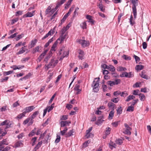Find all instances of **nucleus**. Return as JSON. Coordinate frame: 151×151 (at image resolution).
Returning a JSON list of instances; mask_svg holds the SVG:
<instances>
[{
	"mask_svg": "<svg viewBox=\"0 0 151 151\" xmlns=\"http://www.w3.org/2000/svg\"><path fill=\"white\" fill-rule=\"evenodd\" d=\"M119 122L118 121L112 123L111 124L114 127H116L118 125Z\"/></svg>",
	"mask_w": 151,
	"mask_h": 151,
	"instance_id": "obj_62",
	"label": "nucleus"
},
{
	"mask_svg": "<svg viewBox=\"0 0 151 151\" xmlns=\"http://www.w3.org/2000/svg\"><path fill=\"white\" fill-rule=\"evenodd\" d=\"M139 96L141 101H144L145 100L146 97L144 94L140 93L139 94Z\"/></svg>",
	"mask_w": 151,
	"mask_h": 151,
	"instance_id": "obj_24",
	"label": "nucleus"
},
{
	"mask_svg": "<svg viewBox=\"0 0 151 151\" xmlns=\"http://www.w3.org/2000/svg\"><path fill=\"white\" fill-rule=\"evenodd\" d=\"M115 142L117 144L121 145L123 143V142L122 139H118L115 141Z\"/></svg>",
	"mask_w": 151,
	"mask_h": 151,
	"instance_id": "obj_36",
	"label": "nucleus"
},
{
	"mask_svg": "<svg viewBox=\"0 0 151 151\" xmlns=\"http://www.w3.org/2000/svg\"><path fill=\"white\" fill-rule=\"evenodd\" d=\"M56 138L55 141V143H58L60 140V137L59 135H58V134H57Z\"/></svg>",
	"mask_w": 151,
	"mask_h": 151,
	"instance_id": "obj_39",
	"label": "nucleus"
},
{
	"mask_svg": "<svg viewBox=\"0 0 151 151\" xmlns=\"http://www.w3.org/2000/svg\"><path fill=\"white\" fill-rule=\"evenodd\" d=\"M26 114V112H24V111L22 113H21L19 115L17 116V118H18L21 119L24 116H25V115Z\"/></svg>",
	"mask_w": 151,
	"mask_h": 151,
	"instance_id": "obj_38",
	"label": "nucleus"
},
{
	"mask_svg": "<svg viewBox=\"0 0 151 151\" xmlns=\"http://www.w3.org/2000/svg\"><path fill=\"white\" fill-rule=\"evenodd\" d=\"M119 100L118 97L112 99L111 100V101L115 103L118 102Z\"/></svg>",
	"mask_w": 151,
	"mask_h": 151,
	"instance_id": "obj_45",
	"label": "nucleus"
},
{
	"mask_svg": "<svg viewBox=\"0 0 151 151\" xmlns=\"http://www.w3.org/2000/svg\"><path fill=\"white\" fill-rule=\"evenodd\" d=\"M77 42L81 44L83 47H85L88 46L89 45L88 42L87 41L84 40H80L78 41Z\"/></svg>",
	"mask_w": 151,
	"mask_h": 151,
	"instance_id": "obj_9",
	"label": "nucleus"
},
{
	"mask_svg": "<svg viewBox=\"0 0 151 151\" xmlns=\"http://www.w3.org/2000/svg\"><path fill=\"white\" fill-rule=\"evenodd\" d=\"M139 100L138 99L134 100L132 102H130L129 104H131V105L133 106L136 104L137 102Z\"/></svg>",
	"mask_w": 151,
	"mask_h": 151,
	"instance_id": "obj_49",
	"label": "nucleus"
},
{
	"mask_svg": "<svg viewBox=\"0 0 151 151\" xmlns=\"http://www.w3.org/2000/svg\"><path fill=\"white\" fill-rule=\"evenodd\" d=\"M127 77L129 78H132L134 76V75L132 73V72H130L129 73H127Z\"/></svg>",
	"mask_w": 151,
	"mask_h": 151,
	"instance_id": "obj_58",
	"label": "nucleus"
},
{
	"mask_svg": "<svg viewBox=\"0 0 151 151\" xmlns=\"http://www.w3.org/2000/svg\"><path fill=\"white\" fill-rule=\"evenodd\" d=\"M23 35V34H21V35H19L17 37H16V40L18 41V40H19L22 37Z\"/></svg>",
	"mask_w": 151,
	"mask_h": 151,
	"instance_id": "obj_63",
	"label": "nucleus"
},
{
	"mask_svg": "<svg viewBox=\"0 0 151 151\" xmlns=\"http://www.w3.org/2000/svg\"><path fill=\"white\" fill-rule=\"evenodd\" d=\"M93 136V134L92 133H86L85 135V138H89Z\"/></svg>",
	"mask_w": 151,
	"mask_h": 151,
	"instance_id": "obj_28",
	"label": "nucleus"
},
{
	"mask_svg": "<svg viewBox=\"0 0 151 151\" xmlns=\"http://www.w3.org/2000/svg\"><path fill=\"white\" fill-rule=\"evenodd\" d=\"M35 108V107L33 106L27 107L24 109V112H25L26 114L27 113H28L32 111Z\"/></svg>",
	"mask_w": 151,
	"mask_h": 151,
	"instance_id": "obj_12",
	"label": "nucleus"
},
{
	"mask_svg": "<svg viewBox=\"0 0 151 151\" xmlns=\"http://www.w3.org/2000/svg\"><path fill=\"white\" fill-rule=\"evenodd\" d=\"M51 7L50 6H49L45 11V13L46 14H47L50 13V11L51 10Z\"/></svg>",
	"mask_w": 151,
	"mask_h": 151,
	"instance_id": "obj_41",
	"label": "nucleus"
},
{
	"mask_svg": "<svg viewBox=\"0 0 151 151\" xmlns=\"http://www.w3.org/2000/svg\"><path fill=\"white\" fill-rule=\"evenodd\" d=\"M39 113L38 111H36L33 113L32 115L30 117L32 118V119H34L36 116Z\"/></svg>",
	"mask_w": 151,
	"mask_h": 151,
	"instance_id": "obj_44",
	"label": "nucleus"
},
{
	"mask_svg": "<svg viewBox=\"0 0 151 151\" xmlns=\"http://www.w3.org/2000/svg\"><path fill=\"white\" fill-rule=\"evenodd\" d=\"M104 119V116L102 115L98 118L97 121L96 122V124L98 125L101 124L103 121H104L103 119Z\"/></svg>",
	"mask_w": 151,
	"mask_h": 151,
	"instance_id": "obj_11",
	"label": "nucleus"
},
{
	"mask_svg": "<svg viewBox=\"0 0 151 151\" xmlns=\"http://www.w3.org/2000/svg\"><path fill=\"white\" fill-rule=\"evenodd\" d=\"M90 142V141L88 140L87 141H85L84 143H83L82 146L83 148H85L88 146V144Z\"/></svg>",
	"mask_w": 151,
	"mask_h": 151,
	"instance_id": "obj_25",
	"label": "nucleus"
},
{
	"mask_svg": "<svg viewBox=\"0 0 151 151\" xmlns=\"http://www.w3.org/2000/svg\"><path fill=\"white\" fill-rule=\"evenodd\" d=\"M31 119L30 118H28L25 119L23 122V124L24 125L27 124L29 121Z\"/></svg>",
	"mask_w": 151,
	"mask_h": 151,
	"instance_id": "obj_53",
	"label": "nucleus"
},
{
	"mask_svg": "<svg viewBox=\"0 0 151 151\" xmlns=\"http://www.w3.org/2000/svg\"><path fill=\"white\" fill-rule=\"evenodd\" d=\"M99 82L98 81H93L91 84V86L93 87V90L94 92H97L99 90Z\"/></svg>",
	"mask_w": 151,
	"mask_h": 151,
	"instance_id": "obj_6",
	"label": "nucleus"
},
{
	"mask_svg": "<svg viewBox=\"0 0 151 151\" xmlns=\"http://www.w3.org/2000/svg\"><path fill=\"white\" fill-rule=\"evenodd\" d=\"M35 11H33L32 12H28L27 14H26L25 15L26 17H31L33 16L34 15Z\"/></svg>",
	"mask_w": 151,
	"mask_h": 151,
	"instance_id": "obj_23",
	"label": "nucleus"
},
{
	"mask_svg": "<svg viewBox=\"0 0 151 151\" xmlns=\"http://www.w3.org/2000/svg\"><path fill=\"white\" fill-rule=\"evenodd\" d=\"M144 68V66L142 65H137L135 67V69L138 71Z\"/></svg>",
	"mask_w": 151,
	"mask_h": 151,
	"instance_id": "obj_21",
	"label": "nucleus"
},
{
	"mask_svg": "<svg viewBox=\"0 0 151 151\" xmlns=\"http://www.w3.org/2000/svg\"><path fill=\"white\" fill-rule=\"evenodd\" d=\"M130 1L132 4V12L134 18L135 19L137 15L136 6H137L138 4V0H130Z\"/></svg>",
	"mask_w": 151,
	"mask_h": 151,
	"instance_id": "obj_4",
	"label": "nucleus"
},
{
	"mask_svg": "<svg viewBox=\"0 0 151 151\" xmlns=\"http://www.w3.org/2000/svg\"><path fill=\"white\" fill-rule=\"evenodd\" d=\"M68 28V27L67 26L66 28L64 27L62 29L61 31V35H64L65 33L67 30V28Z\"/></svg>",
	"mask_w": 151,
	"mask_h": 151,
	"instance_id": "obj_34",
	"label": "nucleus"
},
{
	"mask_svg": "<svg viewBox=\"0 0 151 151\" xmlns=\"http://www.w3.org/2000/svg\"><path fill=\"white\" fill-rule=\"evenodd\" d=\"M26 47L27 46H25L22 47L21 49L17 53V54L19 55L22 54L26 50H28L27 49L25 48V47Z\"/></svg>",
	"mask_w": 151,
	"mask_h": 151,
	"instance_id": "obj_15",
	"label": "nucleus"
},
{
	"mask_svg": "<svg viewBox=\"0 0 151 151\" xmlns=\"http://www.w3.org/2000/svg\"><path fill=\"white\" fill-rule=\"evenodd\" d=\"M121 94V92L119 91H115L114 93V95L116 96H117L118 95L120 94Z\"/></svg>",
	"mask_w": 151,
	"mask_h": 151,
	"instance_id": "obj_60",
	"label": "nucleus"
},
{
	"mask_svg": "<svg viewBox=\"0 0 151 151\" xmlns=\"http://www.w3.org/2000/svg\"><path fill=\"white\" fill-rule=\"evenodd\" d=\"M18 20V19L17 18H16L15 19H12V20L11 24L13 25L14 23L17 22Z\"/></svg>",
	"mask_w": 151,
	"mask_h": 151,
	"instance_id": "obj_57",
	"label": "nucleus"
},
{
	"mask_svg": "<svg viewBox=\"0 0 151 151\" xmlns=\"http://www.w3.org/2000/svg\"><path fill=\"white\" fill-rule=\"evenodd\" d=\"M124 126L126 128V129L125 131V132H131L132 130V128L126 123L124 124Z\"/></svg>",
	"mask_w": 151,
	"mask_h": 151,
	"instance_id": "obj_17",
	"label": "nucleus"
},
{
	"mask_svg": "<svg viewBox=\"0 0 151 151\" xmlns=\"http://www.w3.org/2000/svg\"><path fill=\"white\" fill-rule=\"evenodd\" d=\"M42 47L40 46H38L35 47L32 50V52L35 54L36 52H40L42 51Z\"/></svg>",
	"mask_w": 151,
	"mask_h": 151,
	"instance_id": "obj_10",
	"label": "nucleus"
},
{
	"mask_svg": "<svg viewBox=\"0 0 151 151\" xmlns=\"http://www.w3.org/2000/svg\"><path fill=\"white\" fill-rule=\"evenodd\" d=\"M123 58L126 60H131V58L130 57H128V56L124 55L123 57Z\"/></svg>",
	"mask_w": 151,
	"mask_h": 151,
	"instance_id": "obj_61",
	"label": "nucleus"
},
{
	"mask_svg": "<svg viewBox=\"0 0 151 151\" xmlns=\"http://www.w3.org/2000/svg\"><path fill=\"white\" fill-rule=\"evenodd\" d=\"M92 17L91 15H87L86 16V18L88 19V22L91 23L92 25L94 24L95 21L92 18Z\"/></svg>",
	"mask_w": 151,
	"mask_h": 151,
	"instance_id": "obj_13",
	"label": "nucleus"
},
{
	"mask_svg": "<svg viewBox=\"0 0 151 151\" xmlns=\"http://www.w3.org/2000/svg\"><path fill=\"white\" fill-rule=\"evenodd\" d=\"M68 116L67 115H64L62 116V117L61 118V120H66L68 119Z\"/></svg>",
	"mask_w": 151,
	"mask_h": 151,
	"instance_id": "obj_59",
	"label": "nucleus"
},
{
	"mask_svg": "<svg viewBox=\"0 0 151 151\" xmlns=\"http://www.w3.org/2000/svg\"><path fill=\"white\" fill-rule=\"evenodd\" d=\"M54 106V103L52 104L50 106H47L46 108L47 109L48 112H50L53 109Z\"/></svg>",
	"mask_w": 151,
	"mask_h": 151,
	"instance_id": "obj_27",
	"label": "nucleus"
},
{
	"mask_svg": "<svg viewBox=\"0 0 151 151\" xmlns=\"http://www.w3.org/2000/svg\"><path fill=\"white\" fill-rule=\"evenodd\" d=\"M102 88L103 89L104 91L106 92L107 91V87L106 85L103 84L102 86Z\"/></svg>",
	"mask_w": 151,
	"mask_h": 151,
	"instance_id": "obj_54",
	"label": "nucleus"
},
{
	"mask_svg": "<svg viewBox=\"0 0 151 151\" xmlns=\"http://www.w3.org/2000/svg\"><path fill=\"white\" fill-rule=\"evenodd\" d=\"M134 107L132 105L131 106H128L127 110V111L129 112H132L134 111Z\"/></svg>",
	"mask_w": 151,
	"mask_h": 151,
	"instance_id": "obj_30",
	"label": "nucleus"
},
{
	"mask_svg": "<svg viewBox=\"0 0 151 151\" xmlns=\"http://www.w3.org/2000/svg\"><path fill=\"white\" fill-rule=\"evenodd\" d=\"M133 18V16L132 15H131L130 16V18L129 19V22L130 23V24H131L132 26H133L134 24V21H133L132 20Z\"/></svg>",
	"mask_w": 151,
	"mask_h": 151,
	"instance_id": "obj_42",
	"label": "nucleus"
},
{
	"mask_svg": "<svg viewBox=\"0 0 151 151\" xmlns=\"http://www.w3.org/2000/svg\"><path fill=\"white\" fill-rule=\"evenodd\" d=\"M114 110H112L111 111L109 114V116H108V118L112 119L113 118V116H114Z\"/></svg>",
	"mask_w": 151,
	"mask_h": 151,
	"instance_id": "obj_31",
	"label": "nucleus"
},
{
	"mask_svg": "<svg viewBox=\"0 0 151 151\" xmlns=\"http://www.w3.org/2000/svg\"><path fill=\"white\" fill-rule=\"evenodd\" d=\"M13 70H10L9 71L7 72H5L4 73V75H9L10 74H11L12 73H13Z\"/></svg>",
	"mask_w": 151,
	"mask_h": 151,
	"instance_id": "obj_51",
	"label": "nucleus"
},
{
	"mask_svg": "<svg viewBox=\"0 0 151 151\" xmlns=\"http://www.w3.org/2000/svg\"><path fill=\"white\" fill-rule=\"evenodd\" d=\"M37 138L36 137H34L32 138V146H34L35 145V142L36 141Z\"/></svg>",
	"mask_w": 151,
	"mask_h": 151,
	"instance_id": "obj_48",
	"label": "nucleus"
},
{
	"mask_svg": "<svg viewBox=\"0 0 151 151\" xmlns=\"http://www.w3.org/2000/svg\"><path fill=\"white\" fill-rule=\"evenodd\" d=\"M134 57L135 59L136 63H137L138 62H139L140 60V58L135 55H134Z\"/></svg>",
	"mask_w": 151,
	"mask_h": 151,
	"instance_id": "obj_47",
	"label": "nucleus"
},
{
	"mask_svg": "<svg viewBox=\"0 0 151 151\" xmlns=\"http://www.w3.org/2000/svg\"><path fill=\"white\" fill-rule=\"evenodd\" d=\"M74 7V6L73 5L71 7L70 9L68 12L65 14V15H64L62 19L61 20V22H62V23H63L65 21V20L66 18L68 16V15L70 14L71 12L73 10Z\"/></svg>",
	"mask_w": 151,
	"mask_h": 151,
	"instance_id": "obj_8",
	"label": "nucleus"
},
{
	"mask_svg": "<svg viewBox=\"0 0 151 151\" xmlns=\"http://www.w3.org/2000/svg\"><path fill=\"white\" fill-rule=\"evenodd\" d=\"M23 143L21 141H19L15 143L14 145V146L15 148L19 147L21 146H22Z\"/></svg>",
	"mask_w": 151,
	"mask_h": 151,
	"instance_id": "obj_19",
	"label": "nucleus"
},
{
	"mask_svg": "<svg viewBox=\"0 0 151 151\" xmlns=\"http://www.w3.org/2000/svg\"><path fill=\"white\" fill-rule=\"evenodd\" d=\"M117 114V115H120L122 113V109L121 106H120L118 108V109H116Z\"/></svg>",
	"mask_w": 151,
	"mask_h": 151,
	"instance_id": "obj_32",
	"label": "nucleus"
},
{
	"mask_svg": "<svg viewBox=\"0 0 151 151\" xmlns=\"http://www.w3.org/2000/svg\"><path fill=\"white\" fill-rule=\"evenodd\" d=\"M66 34L61 35L57 40L60 41V42L63 41L66 37Z\"/></svg>",
	"mask_w": 151,
	"mask_h": 151,
	"instance_id": "obj_22",
	"label": "nucleus"
},
{
	"mask_svg": "<svg viewBox=\"0 0 151 151\" xmlns=\"http://www.w3.org/2000/svg\"><path fill=\"white\" fill-rule=\"evenodd\" d=\"M53 73H50L48 77V78L47 79V82H48L52 78V76H53Z\"/></svg>",
	"mask_w": 151,
	"mask_h": 151,
	"instance_id": "obj_52",
	"label": "nucleus"
},
{
	"mask_svg": "<svg viewBox=\"0 0 151 151\" xmlns=\"http://www.w3.org/2000/svg\"><path fill=\"white\" fill-rule=\"evenodd\" d=\"M58 62V60L55 58H53L51 60L49 64L46 66V67L47 68V70L51 67L54 68L57 64Z\"/></svg>",
	"mask_w": 151,
	"mask_h": 151,
	"instance_id": "obj_5",
	"label": "nucleus"
},
{
	"mask_svg": "<svg viewBox=\"0 0 151 151\" xmlns=\"http://www.w3.org/2000/svg\"><path fill=\"white\" fill-rule=\"evenodd\" d=\"M61 133V134L62 135L64 136L65 137H69L73 135V134H72V133Z\"/></svg>",
	"mask_w": 151,
	"mask_h": 151,
	"instance_id": "obj_18",
	"label": "nucleus"
},
{
	"mask_svg": "<svg viewBox=\"0 0 151 151\" xmlns=\"http://www.w3.org/2000/svg\"><path fill=\"white\" fill-rule=\"evenodd\" d=\"M98 6L99 7V8L100 9L101 11L102 12H105V8H103V5L102 4V3H99V5Z\"/></svg>",
	"mask_w": 151,
	"mask_h": 151,
	"instance_id": "obj_29",
	"label": "nucleus"
},
{
	"mask_svg": "<svg viewBox=\"0 0 151 151\" xmlns=\"http://www.w3.org/2000/svg\"><path fill=\"white\" fill-rule=\"evenodd\" d=\"M12 122L8 120H5L1 122L0 125V132H6L8 131L7 130L8 128L12 127Z\"/></svg>",
	"mask_w": 151,
	"mask_h": 151,
	"instance_id": "obj_1",
	"label": "nucleus"
},
{
	"mask_svg": "<svg viewBox=\"0 0 151 151\" xmlns=\"http://www.w3.org/2000/svg\"><path fill=\"white\" fill-rule=\"evenodd\" d=\"M127 75V73L126 71H124L120 75V76L121 77H127L128 76Z\"/></svg>",
	"mask_w": 151,
	"mask_h": 151,
	"instance_id": "obj_40",
	"label": "nucleus"
},
{
	"mask_svg": "<svg viewBox=\"0 0 151 151\" xmlns=\"http://www.w3.org/2000/svg\"><path fill=\"white\" fill-rule=\"evenodd\" d=\"M37 39H35L32 40L31 42V44L29 45L28 47L29 48H31L34 47L37 42Z\"/></svg>",
	"mask_w": 151,
	"mask_h": 151,
	"instance_id": "obj_14",
	"label": "nucleus"
},
{
	"mask_svg": "<svg viewBox=\"0 0 151 151\" xmlns=\"http://www.w3.org/2000/svg\"><path fill=\"white\" fill-rule=\"evenodd\" d=\"M127 69L121 66L119 67L118 71H125Z\"/></svg>",
	"mask_w": 151,
	"mask_h": 151,
	"instance_id": "obj_50",
	"label": "nucleus"
},
{
	"mask_svg": "<svg viewBox=\"0 0 151 151\" xmlns=\"http://www.w3.org/2000/svg\"><path fill=\"white\" fill-rule=\"evenodd\" d=\"M56 95V93H55L52 96V97L51 98V99L50 100L49 102V104H50L51 103L52 101L53 100L54 98L55 97V96Z\"/></svg>",
	"mask_w": 151,
	"mask_h": 151,
	"instance_id": "obj_56",
	"label": "nucleus"
},
{
	"mask_svg": "<svg viewBox=\"0 0 151 151\" xmlns=\"http://www.w3.org/2000/svg\"><path fill=\"white\" fill-rule=\"evenodd\" d=\"M120 94L121 96L124 97H126L128 95V94L126 91L123 92L122 93H121Z\"/></svg>",
	"mask_w": 151,
	"mask_h": 151,
	"instance_id": "obj_43",
	"label": "nucleus"
},
{
	"mask_svg": "<svg viewBox=\"0 0 151 151\" xmlns=\"http://www.w3.org/2000/svg\"><path fill=\"white\" fill-rule=\"evenodd\" d=\"M121 80L118 78L115 79L114 81H109L107 82V84L111 86H113L114 85H118L121 83Z\"/></svg>",
	"mask_w": 151,
	"mask_h": 151,
	"instance_id": "obj_7",
	"label": "nucleus"
},
{
	"mask_svg": "<svg viewBox=\"0 0 151 151\" xmlns=\"http://www.w3.org/2000/svg\"><path fill=\"white\" fill-rule=\"evenodd\" d=\"M71 123L70 121H61L60 122L61 128L60 132H65L67 130V128L65 126H69V124Z\"/></svg>",
	"mask_w": 151,
	"mask_h": 151,
	"instance_id": "obj_3",
	"label": "nucleus"
},
{
	"mask_svg": "<svg viewBox=\"0 0 151 151\" xmlns=\"http://www.w3.org/2000/svg\"><path fill=\"white\" fill-rule=\"evenodd\" d=\"M107 69L109 70L112 72H114L115 70L114 67L111 65H107Z\"/></svg>",
	"mask_w": 151,
	"mask_h": 151,
	"instance_id": "obj_20",
	"label": "nucleus"
},
{
	"mask_svg": "<svg viewBox=\"0 0 151 151\" xmlns=\"http://www.w3.org/2000/svg\"><path fill=\"white\" fill-rule=\"evenodd\" d=\"M57 54L59 55H61L60 60H61L64 57H67L69 52L67 50H65V47H62L58 50Z\"/></svg>",
	"mask_w": 151,
	"mask_h": 151,
	"instance_id": "obj_2",
	"label": "nucleus"
},
{
	"mask_svg": "<svg viewBox=\"0 0 151 151\" xmlns=\"http://www.w3.org/2000/svg\"><path fill=\"white\" fill-rule=\"evenodd\" d=\"M42 144V141H40L38 142V144L34 148L35 151H36L41 147Z\"/></svg>",
	"mask_w": 151,
	"mask_h": 151,
	"instance_id": "obj_26",
	"label": "nucleus"
},
{
	"mask_svg": "<svg viewBox=\"0 0 151 151\" xmlns=\"http://www.w3.org/2000/svg\"><path fill=\"white\" fill-rule=\"evenodd\" d=\"M108 105L109 108H111L112 110H114V107L116 105L115 104L112 102H109L108 103Z\"/></svg>",
	"mask_w": 151,
	"mask_h": 151,
	"instance_id": "obj_16",
	"label": "nucleus"
},
{
	"mask_svg": "<svg viewBox=\"0 0 151 151\" xmlns=\"http://www.w3.org/2000/svg\"><path fill=\"white\" fill-rule=\"evenodd\" d=\"M110 148H111V149H112V148L114 147L115 148L116 147V145L115 143H114L112 141H111L110 142L109 144V145Z\"/></svg>",
	"mask_w": 151,
	"mask_h": 151,
	"instance_id": "obj_33",
	"label": "nucleus"
},
{
	"mask_svg": "<svg viewBox=\"0 0 151 151\" xmlns=\"http://www.w3.org/2000/svg\"><path fill=\"white\" fill-rule=\"evenodd\" d=\"M11 147L9 146H7L5 148L3 149L2 151H9Z\"/></svg>",
	"mask_w": 151,
	"mask_h": 151,
	"instance_id": "obj_64",
	"label": "nucleus"
},
{
	"mask_svg": "<svg viewBox=\"0 0 151 151\" xmlns=\"http://www.w3.org/2000/svg\"><path fill=\"white\" fill-rule=\"evenodd\" d=\"M80 87V86L79 85L76 84L74 88V90L76 91H78V92H80L81 91V90L79 89Z\"/></svg>",
	"mask_w": 151,
	"mask_h": 151,
	"instance_id": "obj_46",
	"label": "nucleus"
},
{
	"mask_svg": "<svg viewBox=\"0 0 151 151\" xmlns=\"http://www.w3.org/2000/svg\"><path fill=\"white\" fill-rule=\"evenodd\" d=\"M140 76L143 78L146 79H148V76H147L143 73V71L140 74Z\"/></svg>",
	"mask_w": 151,
	"mask_h": 151,
	"instance_id": "obj_35",
	"label": "nucleus"
},
{
	"mask_svg": "<svg viewBox=\"0 0 151 151\" xmlns=\"http://www.w3.org/2000/svg\"><path fill=\"white\" fill-rule=\"evenodd\" d=\"M8 144V143L6 142V139H3V140L0 143V145H1L2 144L7 145Z\"/></svg>",
	"mask_w": 151,
	"mask_h": 151,
	"instance_id": "obj_37",
	"label": "nucleus"
},
{
	"mask_svg": "<svg viewBox=\"0 0 151 151\" xmlns=\"http://www.w3.org/2000/svg\"><path fill=\"white\" fill-rule=\"evenodd\" d=\"M18 34L17 32L15 33H14V34L12 35L11 36H10L9 37H8V38H13L15 37H16L17 35V34Z\"/></svg>",
	"mask_w": 151,
	"mask_h": 151,
	"instance_id": "obj_55",
	"label": "nucleus"
}]
</instances>
